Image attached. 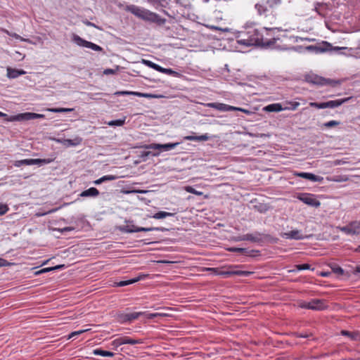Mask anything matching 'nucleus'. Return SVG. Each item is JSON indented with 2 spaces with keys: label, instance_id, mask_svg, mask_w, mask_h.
<instances>
[{
  "label": "nucleus",
  "instance_id": "423d86ee",
  "mask_svg": "<svg viewBox=\"0 0 360 360\" xmlns=\"http://www.w3.org/2000/svg\"><path fill=\"white\" fill-rule=\"evenodd\" d=\"M297 198L302 201V202H304V204L311 207H319L321 205L320 201L318 200L314 196V195L311 193H299L297 195Z\"/></svg>",
  "mask_w": 360,
  "mask_h": 360
},
{
  "label": "nucleus",
  "instance_id": "2eb2a0df",
  "mask_svg": "<svg viewBox=\"0 0 360 360\" xmlns=\"http://www.w3.org/2000/svg\"><path fill=\"white\" fill-rule=\"evenodd\" d=\"M115 95H134L139 97H143V98H162V96L161 95H155V94H146V93H140V92H136V91H117L115 93Z\"/></svg>",
  "mask_w": 360,
  "mask_h": 360
},
{
  "label": "nucleus",
  "instance_id": "72a5a7b5",
  "mask_svg": "<svg viewBox=\"0 0 360 360\" xmlns=\"http://www.w3.org/2000/svg\"><path fill=\"white\" fill-rule=\"evenodd\" d=\"M53 160V158H47V159H32V165H46L51 163Z\"/></svg>",
  "mask_w": 360,
  "mask_h": 360
},
{
  "label": "nucleus",
  "instance_id": "c03bdc74",
  "mask_svg": "<svg viewBox=\"0 0 360 360\" xmlns=\"http://www.w3.org/2000/svg\"><path fill=\"white\" fill-rule=\"evenodd\" d=\"M309 105L311 107L316 108L318 109H324L325 108L324 102L323 103L310 102Z\"/></svg>",
  "mask_w": 360,
  "mask_h": 360
},
{
  "label": "nucleus",
  "instance_id": "5fc2aeb1",
  "mask_svg": "<svg viewBox=\"0 0 360 360\" xmlns=\"http://www.w3.org/2000/svg\"><path fill=\"white\" fill-rule=\"evenodd\" d=\"M116 72V70H113V69H110V68H108V69H105L103 71V74L104 75H113Z\"/></svg>",
  "mask_w": 360,
  "mask_h": 360
},
{
  "label": "nucleus",
  "instance_id": "20e7f679",
  "mask_svg": "<svg viewBox=\"0 0 360 360\" xmlns=\"http://www.w3.org/2000/svg\"><path fill=\"white\" fill-rule=\"evenodd\" d=\"M45 116L42 114H38L35 112H23L20 113L15 115H12L6 120L9 122H15V121H24V120H30L38 118H44Z\"/></svg>",
  "mask_w": 360,
  "mask_h": 360
},
{
  "label": "nucleus",
  "instance_id": "0eeeda50",
  "mask_svg": "<svg viewBox=\"0 0 360 360\" xmlns=\"http://www.w3.org/2000/svg\"><path fill=\"white\" fill-rule=\"evenodd\" d=\"M301 308L309 309L312 310H323L326 308L325 301L323 300L314 299L310 302H302L300 305Z\"/></svg>",
  "mask_w": 360,
  "mask_h": 360
},
{
  "label": "nucleus",
  "instance_id": "4c0bfd02",
  "mask_svg": "<svg viewBox=\"0 0 360 360\" xmlns=\"http://www.w3.org/2000/svg\"><path fill=\"white\" fill-rule=\"evenodd\" d=\"M283 0H267V4L271 8H276L278 5L281 4ZM290 2V0H288Z\"/></svg>",
  "mask_w": 360,
  "mask_h": 360
},
{
  "label": "nucleus",
  "instance_id": "473e14b6",
  "mask_svg": "<svg viewBox=\"0 0 360 360\" xmlns=\"http://www.w3.org/2000/svg\"><path fill=\"white\" fill-rule=\"evenodd\" d=\"M46 111H49L52 112H68L74 110L73 108H46Z\"/></svg>",
  "mask_w": 360,
  "mask_h": 360
},
{
  "label": "nucleus",
  "instance_id": "4be33fe9",
  "mask_svg": "<svg viewBox=\"0 0 360 360\" xmlns=\"http://www.w3.org/2000/svg\"><path fill=\"white\" fill-rule=\"evenodd\" d=\"M99 193H100L99 191L97 188H96L94 187H91L87 190L82 191L79 194V196L84 197V198H86V197L95 198V197H97L99 195Z\"/></svg>",
  "mask_w": 360,
  "mask_h": 360
},
{
  "label": "nucleus",
  "instance_id": "774afa93",
  "mask_svg": "<svg viewBox=\"0 0 360 360\" xmlns=\"http://www.w3.org/2000/svg\"><path fill=\"white\" fill-rule=\"evenodd\" d=\"M355 251H356V252H360V245H359V246L356 248Z\"/></svg>",
  "mask_w": 360,
  "mask_h": 360
},
{
  "label": "nucleus",
  "instance_id": "052dcab7",
  "mask_svg": "<svg viewBox=\"0 0 360 360\" xmlns=\"http://www.w3.org/2000/svg\"><path fill=\"white\" fill-rule=\"evenodd\" d=\"M347 179H348L347 177H345V178H338V179H334V181L340 182V181H345Z\"/></svg>",
  "mask_w": 360,
  "mask_h": 360
},
{
  "label": "nucleus",
  "instance_id": "c9c22d12",
  "mask_svg": "<svg viewBox=\"0 0 360 360\" xmlns=\"http://www.w3.org/2000/svg\"><path fill=\"white\" fill-rule=\"evenodd\" d=\"M62 266H63L62 265H58V266H53V267L44 268V269H42L37 271L35 273V274L36 275H39V274H43V273H46V272H49V271H53V270L60 269Z\"/></svg>",
  "mask_w": 360,
  "mask_h": 360
},
{
  "label": "nucleus",
  "instance_id": "13d9d810",
  "mask_svg": "<svg viewBox=\"0 0 360 360\" xmlns=\"http://www.w3.org/2000/svg\"><path fill=\"white\" fill-rule=\"evenodd\" d=\"M149 15L150 16V19L152 20H155L158 18V15L155 13H150Z\"/></svg>",
  "mask_w": 360,
  "mask_h": 360
},
{
  "label": "nucleus",
  "instance_id": "bb28decb",
  "mask_svg": "<svg viewBox=\"0 0 360 360\" xmlns=\"http://www.w3.org/2000/svg\"><path fill=\"white\" fill-rule=\"evenodd\" d=\"M117 179V176H114V175H105V176H103L102 177H101L100 179H97V180H95L94 181V184L95 185H99L105 181H113V180H115Z\"/></svg>",
  "mask_w": 360,
  "mask_h": 360
},
{
  "label": "nucleus",
  "instance_id": "4468645a",
  "mask_svg": "<svg viewBox=\"0 0 360 360\" xmlns=\"http://www.w3.org/2000/svg\"><path fill=\"white\" fill-rule=\"evenodd\" d=\"M54 140L57 143H61V144L64 145L66 147L77 146L79 145L82 143V139L80 136H75L72 139H55Z\"/></svg>",
  "mask_w": 360,
  "mask_h": 360
},
{
  "label": "nucleus",
  "instance_id": "f03ea898",
  "mask_svg": "<svg viewBox=\"0 0 360 360\" xmlns=\"http://www.w3.org/2000/svg\"><path fill=\"white\" fill-rule=\"evenodd\" d=\"M163 12L174 20H179L186 14V7L180 2V0H169L167 5L164 7Z\"/></svg>",
  "mask_w": 360,
  "mask_h": 360
},
{
  "label": "nucleus",
  "instance_id": "0e129e2a",
  "mask_svg": "<svg viewBox=\"0 0 360 360\" xmlns=\"http://www.w3.org/2000/svg\"><path fill=\"white\" fill-rule=\"evenodd\" d=\"M298 337H300V338H307V337H309V335L308 334H300L298 335Z\"/></svg>",
  "mask_w": 360,
  "mask_h": 360
},
{
  "label": "nucleus",
  "instance_id": "aec40b11",
  "mask_svg": "<svg viewBox=\"0 0 360 360\" xmlns=\"http://www.w3.org/2000/svg\"><path fill=\"white\" fill-rule=\"evenodd\" d=\"M143 314H144V312H132L129 314H121L118 317L120 322L124 323L135 320Z\"/></svg>",
  "mask_w": 360,
  "mask_h": 360
},
{
  "label": "nucleus",
  "instance_id": "a211bd4d",
  "mask_svg": "<svg viewBox=\"0 0 360 360\" xmlns=\"http://www.w3.org/2000/svg\"><path fill=\"white\" fill-rule=\"evenodd\" d=\"M262 234L259 232H255L254 233H247L242 236H239L237 238L238 241L241 240H249L253 243H257L261 241Z\"/></svg>",
  "mask_w": 360,
  "mask_h": 360
},
{
  "label": "nucleus",
  "instance_id": "6e6552de",
  "mask_svg": "<svg viewBox=\"0 0 360 360\" xmlns=\"http://www.w3.org/2000/svg\"><path fill=\"white\" fill-rule=\"evenodd\" d=\"M255 7L257 13L262 17L266 22L273 24L275 20V16L269 11L266 6L260 4H256Z\"/></svg>",
  "mask_w": 360,
  "mask_h": 360
},
{
  "label": "nucleus",
  "instance_id": "79ce46f5",
  "mask_svg": "<svg viewBox=\"0 0 360 360\" xmlns=\"http://www.w3.org/2000/svg\"><path fill=\"white\" fill-rule=\"evenodd\" d=\"M159 154H160V152L153 153L152 151H143V152H142L141 157L142 158L145 159L146 157H148L149 155L158 156Z\"/></svg>",
  "mask_w": 360,
  "mask_h": 360
},
{
  "label": "nucleus",
  "instance_id": "f704fd0d",
  "mask_svg": "<svg viewBox=\"0 0 360 360\" xmlns=\"http://www.w3.org/2000/svg\"><path fill=\"white\" fill-rule=\"evenodd\" d=\"M22 165H32V159H25L17 160L14 163V166L15 167H21Z\"/></svg>",
  "mask_w": 360,
  "mask_h": 360
},
{
  "label": "nucleus",
  "instance_id": "69168bd1",
  "mask_svg": "<svg viewBox=\"0 0 360 360\" xmlns=\"http://www.w3.org/2000/svg\"><path fill=\"white\" fill-rule=\"evenodd\" d=\"M86 24L87 25H89V26L96 27V25H95L94 23L91 22H86Z\"/></svg>",
  "mask_w": 360,
  "mask_h": 360
},
{
  "label": "nucleus",
  "instance_id": "7c9ffc66",
  "mask_svg": "<svg viewBox=\"0 0 360 360\" xmlns=\"http://www.w3.org/2000/svg\"><path fill=\"white\" fill-rule=\"evenodd\" d=\"M266 110L269 112H280L284 108H282L281 105L279 103H274L269 105L266 107Z\"/></svg>",
  "mask_w": 360,
  "mask_h": 360
},
{
  "label": "nucleus",
  "instance_id": "f3484780",
  "mask_svg": "<svg viewBox=\"0 0 360 360\" xmlns=\"http://www.w3.org/2000/svg\"><path fill=\"white\" fill-rule=\"evenodd\" d=\"M294 176L301 177L303 179H308L309 181L314 182H322L323 181V177L321 176H317L311 173L308 172H295L294 173Z\"/></svg>",
  "mask_w": 360,
  "mask_h": 360
},
{
  "label": "nucleus",
  "instance_id": "603ef678",
  "mask_svg": "<svg viewBox=\"0 0 360 360\" xmlns=\"http://www.w3.org/2000/svg\"><path fill=\"white\" fill-rule=\"evenodd\" d=\"M230 252H245L246 251V249L245 248H231L229 249Z\"/></svg>",
  "mask_w": 360,
  "mask_h": 360
},
{
  "label": "nucleus",
  "instance_id": "9b49d317",
  "mask_svg": "<svg viewBox=\"0 0 360 360\" xmlns=\"http://www.w3.org/2000/svg\"><path fill=\"white\" fill-rule=\"evenodd\" d=\"M340 230L348 235H356L360 231V221H354L347 226H343Z\"/></svg>",
  "mask_w": 360,
  "mask_h": 360
},
{
  "label": "nucleus",
  "instance_id": "37998d69",
  "mask_svg": "<svg viewBox=\"0 0 360 360\" xmlns=\"http://www.w3.org/2000/svg\"><path fill=\"white\" fill-rule=\"evenodd\" d=\"M331 269H332L333 271L335 274H340V275L343 274V272H344L343 269L340 266H339L336 264L332 265Z\"/></svg>",
  "mask_w": 360,
  "mask_h": 360
},
{
  "label": "nucleus",
  "instance_id": "ea45409f",
  "mask_svg": "<svg viewBox=\"0 0 360 360\" xmlns=\"http://www.w3.org/2000/svg\"><path fill=\"white\" fill-rule=\"evenodd\" d=\"M340 124V122L335 120H330L329 122H325L323 125L326 128H330L333 127H336Z\"/></svg>",
  "mask_w": 360,
  "mask_h": 360
},
{
  "label": "nucleus",
  "instance_id": "58836bf2",
  "mask_svg": "<svg viewBox=\"0 0 360 360\" xmlns=\"http://www.w3.org/2000/svg\"><path fill=\"white\" fill-rule=\"evenodd\" d=\"M307 81L309 82H311L313 84L323 85V84H325L324 82L326 81V79H322V78H319V77H315L313 79H307Z\"/></svg>",
  "mask_w": 360,
  "mask_h": 360
},
{
  "label": "nucleus",
  "instance_id": "c756f323",
  "mask_svg": "<svg viewBox=\"0 0 360 360\" xmlns=\"http://www.w3.org/2000/svg\"><path fill=\"white\" fill-rule=\"evenodd\" d=\"M174 214V213L167 212H164V211H160V212L154 214L152 216V217L154 219H161L165 218L167 217H172Z\"/></svg>",
  "mask_w": 360,
  "mask_h": 360
},
{
  "label": "nucleus",
  "instance_id": "b1692460",
  "mask_svg": "<svg viewBox=\"0 0 360 360\" xmlns=\"http://www.w3.org/2000/svg\"><path fill=\"white\" fill-rule=\"evenodd\" d=\"M210 139V136L205 134L200 136H187L184 137L185 140L187 141H207Z\"/></svg>",
  "mask_w": 360,
  "mask_h": 360
},
{
  "label": "nucleus",
  "instance_id": "7ed1b4c3",
  "mask_svg": "<svg viewBox=\"0 0 360 360\" xmlns=\"http://www.w3.org/2000/svg\"><path fill=\"white\" fill-rule=\"evenodd\" d=\"M306 49L314 52L316 53H325V52H335L338 53L342 50H347V47L333 46L330 43L323 41L316 45H310L306 47Z\"/></svg>",
  "mask_w": 360,
  "mask_h": 360
},
{
  "label": "nucleus",
  "instance_id": "c85d7f7f",
  "mask_svg": "<svg viewBox=\"0 0 360 360\" xmlns=\"http://www.w3.org/2000/svg\"><path fill=\"white\" fill-rule=\"evenodd\" d=\"M126 117H124L122 119H118L116 120H111L108 122H105L108 126L110 127H121L125 124Z\"/></svg>",
  "mask_w": 360,
  "mask_h": 360
},
{
  "label": "nucleus",
  "instance_id": "9d476101",
  "mask_svg": "<svg viewBox=\"0 0 360 360\" xmlns=\"http://www.w3.org/2000/svg\"><path fill=\"white\" fill-rule=\"evenodd\" d=\"M121 230L123 232L126 233H135V232H148V231H165V229L163 228H159V227H150V228H145V227H137L134 225H126L124 227L121 229Z\"/></svg>",
  "mask_w": 360,
  "mask_h": 360
},
{
  "label": "nucleus",
  "instance_id": "ddd939ff",
  "mask_svg": "<svg viewBox=\"0 0 360 360\" xmlns=\"http://www.w3.org/2000/svg\"><path fill=\"white\" fill-rule=\"evenodd\" d=\"M179 143H169L165 144L151 143L144 146L146 149L169 150L174 149Z\"/></svg>",
  "mask_w": 360,
  "mask_h": 360
},
{
  "label": "nucleus",
  "instance_id": "a878e982",
  "mask_svg": "<svg viewBox=\"0 0 360 360\" xmlns=\"http://www.w3.org/2000/svg\"><path fill=\"white\" fill-rule=\"evenodd\" d=\"M122 342L124 344L129 345H136V344H141L143 343V340L141 339H133L127 336H122Z\"/></svg>",
  "mask_w": 360,
  "mask_h": 360
},
{
  "label": "nucleus",
  "instance_id": "864d4df0",
  "mask_svg": "<svg viewBox=\"0 0 360 360\" xmlns=\"http://www.w3.org/2000/svg\"><path fill=\"white\" fill-rule=\"evenodd\" d=\"M165 316V314H160V313H153V314H148L147 315L148 319H153V318H155V317H158V316Z\"/></svg>",
  "mask_w": 360,
  "mask_h": 360
},
{
  "label": "nucleus",
  "instance_id": "09e8293b",
  "mask_svg": "<svg viewBox=\"0 0 360 360\" xmlns=\"http://www.w3.org/2000/svg\"><path fill=\"white\" fill-rule=\"evenodd\" d=\"M88 329H85V330H77V331H74L72 333H71L69 335H68V339H70L76 335H79L86 331H87Z\"/></svg>",
  "mask_w": 360,
  "mask_h": 360
},
{
  "label": "nucleus",
  "instance_id": "412c9836",
  "mask_svg": "<svg viewBox=\"0 0 360 360\" xmlns=\"http://www.w3.org/2000/svg\"><path fill=\"white\" fill-rule=\"evenodd\" d=\"M349 98H343V99H338V100H334V101H329L327 102H324L325 108H335L337 107H339L346 101H347Z\"/></svg>",
  "mask_w": 360,
  "mask_h": 360
},
{
  "label": "nucleus",
  "instance_id": "680f3d73",
  "mask_svg": "<svg viewBox=\"0 0 360 360\" xmlns=\"http://www.w3.org/2000/svg\"><path fill=\"white\" fill-rule=\"evenodd\" d=\"M329 274H330V272H326V271L321 272V273L320 274V275H321V276H323V277H327V276H329Z\"/></svg>",
  "mask_w": 360,
  "mask_h": 360
},
{
  "label": "nucleus",
  "instance_id": "bf43d9fd",
  "mask_svg": "<svg viewBox=\"0 0 360 360\" xmlns=\"http://www.w3.org/2000/svg\"><path fill=\"white\" fill-rule=\"evenodd\" d=\"M360 273V265L359 266H356L354 271V274H358Z\"/></svg>",
  "mask_w": 360,
  "mask_h": 360
},
{
  "label": "nucleus",
  "instance_id": "e2e57ef3",
  "mask_svg": "<svg viewBox=\"0 0 360 360\" xmlns=\"http://www.w3.org/2000/svg\"><path fill=\"white\" fill-rule=\"evenodd\" d=\"M269 135H266L265 134H257L256 135V136L257 137H265V136H268Z\"/></svg>",
  "mask_w": 360,
  "mask_h": 360
},
{
  "label": "nucleus",
  "instance_id": "f8f14e48",
  "mask_svg": "<svg viewBox=\"0 0 360 360\" xmlns=\"http://www.w3.org/2000/svg\"><path fill=\"white\" fill-rule=\"evenodd\" d=\"M207 271H214L217 275L222 276L223 277H225V278L229 277V276H231V275L248 276L252 274L250 271H219L217 269H215V268H207Z\"/></svg>",
  "mask_w": 360,
  "mask_h": 360
},
{
  "label": "nucleus",
  "instance_id": "4d7b16f0",
  "mask_svg": "<svg viewBox=\"0 0 360 360\" xmlns=\"http://www.w3.org/2000/svg\"><path fill=\"white\" fill-rule=\"evenodd\" d=\"M72 230H74V228L71 227V226H67V227H65L63 229H59V231L61 233L66 232V231H72Z\"/></svg>",
  "mask_w": 360,
  "mask_h": 360
},
{
  "label": "nucleus",
  "instance_id": "a18cd8bd",
  "mask_svg": "<svg viewBox=\"0 0 360 360\" xmlns=\"http://www.w3.org/2000/svg\"><path fill=\"white\" fill-rule=\"evenodd\" d=\"M9 210L6 204L0 203V216L5 214Z\"/></svg>",
  "mask_w": 360,
  "mask_h": 360
},
{
  "label": "nucleus",
  "instance_id": "6ab92c4d",
  "mask_svg": "<svg viewBox=\"0 0 360 360\" xmlns=\"http://www.w3.org/2000/svg\"><path fill=\"white\" fill-rule=\"evenodd\" d=\"M281 237L285 239L302 240L306 237L299 230H292L281 233Z\"/></svg>",
  "mask_w": 360,
  "mask_h": 360
},
{
  "label": "nucleus",
  "instance_id": "de8ad7c7",
  "mask_svg": "<svg viewBox=\"0 0 360 360\" xmlns=\"http://www.w3.org/2000/svg\"><path fill=\"white\" fill-rule=\"evenodd\" d=\"M122 337H119L116 339H115L112 342V345L114 346V347H119L122 345H123V342H122Z\"/></svg>",
  "mask_w": 360,
  "mask_h": 360
},
{
  "label": "nucleus",
  "instance_id": "49530a36",
  "mask_svg": "<svg viewBox=\"0 0 360 360\" xmlns=\"http://www.w3.org/2000/svg\"><path fill=\"white\" fill-rule=\"evenodd\" d=\"M295 267L298 271L310 269V265L308 264H297Z\"/></svg>",
  "mask_w": 360,
  "mask_h": 360
},
{
  "label": "nucleus",
  "instance_id": "3c124183",
  "mask_svg": "<svg viewBox=\"0 0 360 360\" xmlns=\"http://www.w3.org/2000/svg\"><path fill=\"white\" fill-rule=\"evenodd\" d=\"M6 33H7L8 34H9L10 36H11V37H13L15 38L16 39H19V40H20V41H28V40H27V39H25L22 38V37H20V35H18V34H15V33H14V34H10L8 31H6Z\"/></svg>",
  "mask_w": 360,
  "mask_h": 360
},
{
  "label": "nucleus",
  "instance_id": "6e6d98bb",
  "mask_svg": "<svg viewBox=\"0 0 360 360\" xmlns=\"http://www.w3.org/2000/svg\"><path fill=\"white\" fill-rule=\"evenodd\" d=\"M10 264L6 259L0 258V267L8 266Z\"/></svg>",
  "mask_w": 360,
  "mask_h": 360
},
{
  "label": "nucleus",
  "instance_id": "f257e3e1",
  "mask_svg": "<svg viewBox=\"0 0 360 360\" xmlns=\"http://www.w3.org/2000/svg\"><path fill=\"white\" fill-rule=\"evenodd\" d=\"M275 39H265L262 33L258 30L250 31L245 39H241L238 41L240 44L247 46H258L262 47H271L275 43Z\"/></svg>",
  "mask_w": 360,
  "mask_h": 360
},
{
  "label": "nucleus",
  "instance_id": "1a4fd4ad",
  "mask_svg": "<svg viewBox=\"0 0 360 360\" xmlns=\"http://www.w3.org/2000/svg\"><path fill=\"white\" fill-rule=\"evenodd\" d=\"M72 40L75 43H76L79 46H83L86 48L91 49L96 51H103V49L101 46L94 44L91 41H88L82 38H81L77 34H74L72 37Z\"/></svg>",
  "mask_w": 360,
  "mask_h": 360
},
{
  "label": "nucleus",
  "instance_id": "2f4dec72",
  "mask_svg": "<svg viewBox=\"0 0 360 360\" xmlns=\"http://www.w3.org/2000/svg\"><path fill=\"white\" fill-rule=\"evenodd\" d=\"M139 280H140V278L138 277V278H135L127 280V281H122L115 283V285L117 287H122V286H125V285H127L129 284L134 283L139 281Z\"/></svg>",
  "mask_w": 360,
  "mask_h": 360
},
{
  "label": "nucleus",
  "instance_id": "338daca9",
  "mask_svg": "<svg viewBox=\"0 0 360 360\" xmlns=\"http://www.w3.org/2000/svg\"><path fill=\"white\" fill-rule=\"evenodd\" d=\"M8 115L2 112H0V117H7Z\"/></svg>",
  "mask_w": 360,
  "mask_h": 360
},
{
  "label": "nucleus",
  "instance_id": "393cba45",
  "mask_svg": "<svg viewBox=\"0 0 360 360\" xmlns=\"http://www.w3.org/2000/svg\"><path fill=\"white\" fill-rule=\"evenodd\" d=\"M341 334L347 336L352 340H360V333L358 332H349L347 330H342Z\"/></svg>",
  "mask_w": 360,
  "mask_h": 360
},
{
  "label": "nucleus",
  "instance_id": "39448f33",
  "mask_svg": "<svg viewBox=\"0 0 360 360\" xmlns=\"http://www.w3.org/2000/svg\"><path fill=\"white\" fill-rule=\"evenodd\" d=\"M206 105L209 108H214V109H217L221 112L237 110V111L243 112L246 114L250 113L249 110H245V109H243L241 108L231 106V105L221 103H207Z\"/></svg>",
  "mask_w": 360,
  "mask_h": 360
},
{
  "label": "nucleus",
  "instance_id": "e433bc0d",
  "mask_svg": "<svg viewBox=\"0 0 360 360\" xmlns=\"http://www.w3.org/2000/svg\"><path fill=\"white\" fill-rule=\"evenodd\" d=\"M185 191L188 193L195 194L196 195H202L203 193L201 191L195 190L194 188L190 186H187L184 188Z\"/></svg>",
  "mask_w": 360,
  "mask_h": 360
},
{
  "label": "nucleus",
  "instance_id": "a19ab883",
  "mask_svg": "<svg viewBox=\"0 0 360 360\" xmlns=\"http://www.w3.org/2000/svg\"><path fill=\"white\" fill-rule=\"evenodd\" d=\"M288 104L289 106L285 107L284 110H295L300 105L298 102H290Z\"/></svg>",
  "mask_w": 360,
  "mask_h": 360
},
{
  "label": "nucleus",
  "instance_id": "5701e85b",
  "mask_svg": "<svg viewBox=\"0 0 360 360\" xmlns=\"http://www.w3.org/2000/svg\"><path fill=\"white\" fill-rule=\"evenodd\" d=\"M25 73L26 72L23 70H17L11 68H7V76L11 79L17 78L20 75H25Z\"/></svg>",
  "mask_w": 360,
  "mask_h": 360
},
{
  "label": "nucleus",
  "instance_id": "cd10ccee",
  "mask_svg": "<svg viewBox=\"0 0 360 360\" xmlns=\"http://www.w3.org/2000/svg\"><path fill=\"white\" fill-rule=\"evenodd\" d=\"M93 354L95 355L102 356H108L112 357L115 354L112 352L103 350L101 349H96L93 351Z\"/></svg>",
  "mask_w": 360,
  "mask_h": 360
},
{
  "label": "nucleus",
  "instance_id": "8fccbe9b",
  "mask_svg": "<svg viewBox=\"0 0 360 360\" xmlns=\"http://www.w3.org/2000/svg\"><path fill=\"white\" fill-rule=\"evenodd\" d=\"M131 12L137 16H141L142 13H144L143 11L141 10L138 7L134 6L131 9Z\"/></svg>",
  "mask_w": 360,
  "mask_h": 360
},
{
  "label": "nucleus",
  "instance_id": "dca6fc26",
  "mask_svg": "<svg viewBox=\"0 0 360 360\" xmlns=\"http://www.w3.org/2000/svg\"><path fill=\"white\" fill-rule=\"evenodd\" d=\"M143 63L146 64L147 66H148L160 72L165 73V74L169 75H174L176 73L175 71L172 70V69L164 68L160 66L159 65L154 63L152 61L146 60H143Z\"/></svg>",
  "mask_w": 360,
  "mask_h": 360
}]
</instances>
